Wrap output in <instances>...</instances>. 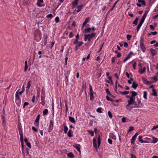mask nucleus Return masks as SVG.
<instances>
[{
  "label": "nucleus",
  "mask_w": 158,
  "mask_h": 158,
  "mask_svg": "<svg viewBox=\"0 0 158 158\" xmlns=\"http://www.w3.org/2000/svg\"><path fill=\"white\" fill-rule=\"evenodd\" d=\"M79 0H75L72 2V9H74L76 8L77 9H75L73 11V13L75 14L76 12H79V6L78 5V2Z\"/></svg>",
  "instance_id": "nucleus-1"
},
{
  "label": "nucleus",
  "mask_w": 158,
  "mask_h": 158,
  "mask_svg": "<svg viewBox=\"0 0 158 158\" xmlns=\"http://www.w3.org/2000/svg\"><path fill=\"white\" fill-rule=\"evenodd\" d=\"M25 91L24 89H23L21 91L19 92V90H18L15 93V99L16 102L17 104L18 103L19 104H20L21 102V100L20 97L19 96V94L20 95L22 93H23Z\"/></svg>",
  "instance_id": "nucleus-2"
},
{
  "label": "nucleus",
  "mask_w": 158,
  "mask_h": 158,
  "mask_svg": "<svg viewBox=\"0 0 158 158\" xmlns=\"http://www.w3.org/2000/svg\"><path fill=\"white\" fill-rule=\"evenodd\" d=\"M127 102L129 105H134L135 106H133V107H139V106H137L136 104L135 103V98H133L132 97H130L129 100L127 101Z\"/></svg>",
  "instance_id": "nucleus-3"
},
{
  "label": "nucleus",
  "mask_w": 158,
  "mask_h": 158,
  "mask_svg": "<svg viewBox=\"0 0 158 158\" xmlns=\"http://www.w3.org/2000/svg\"><path fill=\"white\" fill-rule=\"evenodd\" d=\"M138 135V133H136L135 135L132 137L131 141V143L132 145L135 144V141L136 140V138Z\"/></svg>",
  "instance_id": "nucleus-4"
},
{
  "label": "nucleus",
  "mask_w": 158,
  "mask_h": 158,
  "mask_svg": "<svg viewBox=\"0 0 158 158\" xmlns=\"http://www.w3.org/2000/svg\"><path fill=\"white\" fill-rule=\"evenodd\" d=\"M133 55V52H130L129 54L127 55V56L125 57L124 58V60L123 61V63H125V62L127 61L128 59H129L132 56V55Z\"/></svg>",
  "instance_id": "nucleus-5"
},
{
  "label": "nucleus",
  "mask_w": 158,
  "mask_h": 158,
  "mask_svg": "<svg viewBox=\"0 0 158 158\" xmlns=\"http://www.w3.org/2000/svg\"><path fill=\"white\" fill-rule=\"evenodd\" d=\"M95 35V33H92L90 34H88L85 35L86 37L88 38V40L89 41H90L91 40V39L94 37Z\"/></svg>",
  "instance_id": "nucleus-6"
},
{
  "label": "nucleus",
  "mask_w": 158,
  "mask_h": 158,
  "mask_svg": "<svg viewBox=\"0 0 158 158\" xmlns=\"http://www.w3.org/2000/svg\"><path fill=\"white\" fill-rule=\"evenodd\" d=\"M53 128V122L50 120L49 123V129H48V132H50L52 130Z\"/></svg>",
  "instance_id": "nucleus-7"
},
{
  "label": "nucleus",
  "mask_w": 158,
  "mask_h": 158,
  "mask_svg": "<svg viewBox=\"0 0 158 158\" xmlns=\"http://www.w3.org/2000/svg\"><path fill=\"white\" fill-rule=\"evenodd\" d=\"M97 140L96 139H93V143L94 147L96 149L97 151V149L99 148H98L97 145Z\"/></svg>",
  "instance_id": "nucleus-8"
},
{
  "label": "nucleus",
  "mask_w": 158,
  "mask_h": 158,
  "mask_svg": "<svg viewBox=\"0 0 158 158\" xmlns=\"http://www.w3.org/2000/svg\"><path fill=\"white\" fill-rule=\"evenodd\" d=\"M90 19L89 18H87L84 22L82 24V26L81 29H83L84 27L86 25V24L89 21Z\"/></svg>",
  "instance_id": "nucleus-9"
},
{
  "label": "nucleus",
  "mask_w": 158,
  "mask_h": 158,
  "mask_svg": "<svg viewBox=\"0 0 158 158\" xmlns=\"http://www.w3.org/2000/svg\"><path fill=\"white\" fill-rule=\"evenodd\" d=\"M139 45L141 49L143 52H144L145 51L146 48L144 44H139Z\"/></svg>",
  "instance_id": "nucleus-10"
},
{
  "label": "nucleus",
  "mask_w": 158,
  "mask_h": 158,
  "mask_svg": "<svg viewBox=\"0 0 158 158\" xmlns=\"http://www.w3.org/2000/svg\"><path fill=\"white\" fill-rule=\"evenodd\" d=\"M40 115L39 114L37 116L35 122V123L36 126H38L39 125L38 122L40 119Z\"/></svg>",
  "instance_id": "nucleus-11"
},
{
  "label": "nucleus",
  "mask_w": 158,
  "mask_h": 158,
  "mask_svg": "<svg viewBox=\"0 0 158 158\" xmlns=\"http://www.w3.org/2000/svg\"><path fill=\"white\" fill-rule=\"evenodd\" d=\"M150 52L153 56L156 55L157 54V52H156V51L153 49H151Z\"/></svg>",
  "instance_id": "nucleus-12"
},
{
  "label": "nucleus",
  "mask_w": 158,
  "mask_h": 158,
  "mask_svg": "<svg viewBox=\"0 0 158 158\" xmlns=\"http://www.w3.org/2000/svg\"><path fill=\"white\" fill-rule=\"evenodd\" d=\"M143 80L144 83L147 85H150L151 84V82L147 81V80L144 78H143Z\"/></svg>",
  "instance_id": "nucleus-13"
},
{
  "label": "nucleus",
  "mask_w": 158,
  "mask_h": 158,
  "mask_svg": "<svg viewBox=\"0 0 158 158\" xmlns=\"http://www.w3.org/2000/svg\"><path fill=\"white\" fill-rule=\"evenodd\" d=\"M129 105V104H128L126 106V109L128 110L129 111H131V110H132V108H134L133 107H133H131L130 105Z\"/></svg>",
  "instance_id": "nucleus-14"
},
{
  "label": "nucleus",
  "mask_w": 158,
  "mask_h": 158,
  "mask_svg": "<svg viewBox=\"0 0 158 158\" xmlns=\"http://www.w3.org/2000/svg\"><path fill=\"white\" fill-rule=\"evenodd\" d=\"M146 70V68L145 67H144L142 69H139V72L141 74H143Z\"/></svg>",
  "instance_id": "nucleus-15"
},
{
  "label": "nucleus",
  "mask_w": 158,
  "mask_h": 158,
  "mask_svg": "<svg viewBox=\"0 0 158 158\" xmlns=\"http://www.w3.org/2000/svg\"><path fill=\"white\" fill-rule=\"evenodd\" d=\"M2 119L3 121L2 124V125L3 126V127H5V126L6 125V121L5 118L3 116L2 117Z\"/></svg>",
  "instance_id": "nucleus-16"
},
{
  "label": "nucleus",
  "mask_w": 158,
  "mask_h": 158,
  "mask_svg": "<svg viewBox=\"0 0 158 158\" xmlns=\"http://www.w3.org/2000/svg\"><path fill=\"white\" fill-rule=\"evenodd\" d=\"M131 93L132 94L130 97H132L133 98H135V96L137 95V93L135 91H131Z\"/></svg>",
  "instance_id": "nucleus-17"
},
{
  "label": "nucleus",
  "mask_w": 158,
  "mask_h": 158,
  "mask_svg": "<svg viewBox=\"0 0 158 158\" xmlns=\"http://www.w3.org/2000/svg\"><path fill=\"white\" fill-rule=\"evenodd\" d=\"M152 141L151 142V143H156L158 141V139L157 138H155L154 137H152Z\"/></svg>",
  "instance_id": "nucleus-18"
},
{
  "label": "nucleus",
  "mask_w": 158,
  "mask_h": 158,
  "mask_svg": "<svg viewBox=\"0 0 158 158\" xmlns=\"http://www.w3.org/2000/svg\"><path fill=\"white\" fill-rule=\"evenodd\" d=\"M110 137L113 139H116V137L112 133H110L109 134Z\"/></svg>",
  "instance_id": "nucleus-19"
},
{
  "label": "nucleus",
  "mask_w": 158,
  "mask_h": 158,
  "mask_svg": "<svg viewBox=\"0 0 158 158\" xmlns=\"http://www.w3.org/2000/svg\"><path fill=\"white\" fill-rule=\"evenodd\" d=\"M138 85V84H135V82H133L132 83V84L131 86V87L132 88H133L134 89H136Z\"/></svg>",
  "instance_id": "nucleus-20"
},
{
  "label": "nucleus",
  "mask_w": 158,
  "mask_h": 158,
  "mask_svg": "<svg viewBox=\"0 0 158 158\" xmlns=\"http://www.w3.org/2000/svg\"><path fill=\"white\" fill-rule=\"evenodd\" d=\"M69 121L73 123H75L74 118L72 117L69 116Z\"/></svg>",
  "instance_id": "nucleus-21"
},
{
  "label": "nucleus",
  "mask_w": 158,
  "mask_h": 158,
  "mask_svg": "<svg viewBox=\"0 0 158 158\" xmlns=\"http://www.w3.org/2000/svg\"><path fill=\"white\" fill-rule=\"evenodd\" d=\"M91 30V28H85L84 31V32L85 33H87L89 32Z\"/></svg>",
  "instance_id": "nucleus-22"
},
{
  "label": "nucleus",
  "mask_w": 158,
  "mask_h": 158,
  "mask_svg": "<svg viewBox=\"0 0 158 158\" xmlns=\"http://www.w3.org/2000/svg\"><path fill=\"white\" fill-rule=\"evenodd\" d=\"M138 2L139 3H141L142 5L144 6L146 5L145 2L144 0H138Z\"/></svg>",
  "instance_id": "nucleus-23"
},
{
  "label": "nucleus",
  "mask_w": 158,
  "mask_h": 158,
  "mask_svg": "<svg viewBox=\"0 0 158 158\" xmlns=\"http://www.w3.org/2000/svg\"><path fill=\"white\" fill-rule=\"evenodd\" d=\"M119 0H117L116 1L114 4L113 6L112 7L110 10L109 11H111L113 10L114 7L115 6L116 4L118 2Z\"/></svg>",
  "instance_id": "nucleus-24"
},
{
  "label": "nucleus",
  "mask_w": 158,
  "mask_h": 158,
  "mask_svg": "<svg viewBox=\"0 0 158 158\" xmlns=\"http://www.w3.org/2000/svg\"><path fill=\"white\" fill-rule=\"evenodd\" d=\"M68 156H69L70 158H73L74 157V155L72 152H70L68 154Z\"/></svg>",
  "instance_id": "nucleus-25"
},
{
  "label": "nucleus",
  "mask_w": 158,
  "mask_h": 158,
  "mask_svg": "<svg viewBox=\"0 0 158 158\" xmlns=\"http://www.w3.org/2000/svg\"><path fill=\"white\" fill-rule=\"evenodd\" d=\"M72 131L71 130H69L68 132V136L69 137H71L72 136Z\"/></svg>",
  "instance_id": "nucleus-26"
},
{
  "label": "nucleus",
  "mask_w": 158,
  "mask_h": 158,
  "mask_svg": "<svg viewBox=\"0 0 158 158\" xmlns=\"http://www.w3.org/2000/svg\"><path fill=\"white\" fill-rule=\"evenodd\" d=\"M139 20V18H136L135 19V20L133 22V24H134L135 25H136L137 24V23L138 20Z\"/></svg>",
  "instance_id": "nucleus-27"
},
{
  "label": "nucleus",
  "mask_w": 158,
  "mask_h": 158,
  "mask_svg": "<svg viewBox=\"0 0 158 158\" xmlns=\"http://www.w3.org/2000/svg\"><path fill=\"white\" fill-rule=\"evenodd\" d=\"M48 112V110L47 109H45L43 111V115L44 116L46 115Z\"/></svg>",
  "instance_id": "nucleus-28"
},
{
  "label": "nucleus",
  "mask_w": 158,
  "mask_h": 158,
  "mask_svg": "<svg viewBox=\"0 0 158 158\" xmlns=\"http://www.w3.org/2000/svg\"><path fill=\"white\" fill-rule=\"evenodd\" d=\"M143 97L144 99L146 100L147 99V92L146 91L143 92Z\"/></svg>",
  "instance_id": "nucleus-29"
},
{
  "label": "nucleus",
  "mask_w": 158,
  "mask_h": 158,
  "mask_svg": "<svg viewBox=\"0 0 158 158\" xmlns=\"http://www.w3.org/2000/svg\"><path fill=\"white\" fill-rule=\"evenodd\" d=\"M119 92L121 94H123V95L127 94H129V91H125L124 92L120 91Z\"/></svg>",
  "instance_id": "nucleus-30"
},
{
  "label": "nucleus",
  "mask_w": 158,
  "mask_h": 158,
  "mask_svg": "<svg viewBox=\"0 0 158 158\" xmlns=\"http://www.w3.org/2000/svg\"><path fill=\"white\" fill-rule=\"evenodd\" d=\"M142 136H139L138 140L141 143H143V140L142 139Z\"/></svg>",
  "instance_id": "nucleus-31"
},
{
  "label": "nucleus",
  "mask_w": 158,
  "mask_h": 158,
  "mask_svg": "<svg viewBox=\"0 0 158 158\" xmlns=\"http://www.w3.org/2000/svg\"><path fill=\"white\" fill-rule=\"evenodd\" d=\"M89 94H94V93L93 92V89L92 87V86L91 85H90L89 86Z\"/></svg>",
  "instance_id": "nucleus-32"
},
{
  "label": "nucleus",
  "mask_w": 158,
  "mask_h": 158,
  "mask_svg": "<svg viewBox=\"0 0 158 158\" xmlns=\"http://www.w3.org/2000/svg\"><path fill=\"white\" fill-rule=\"evenodd\" d=\"M143 37H141L139 41V44H143Z\"/></svg>",
  "instance_id": "nucleus-33"
},
{
  "label": "nucleus",
  "mask_w": 158,
  "mask_h": 158,
  "mask_svg": "<svg viewBox=\"0 0 158 158\" xmlns=\"http://www.w3.org/2000/svg\"><path fill=\"white\" fill-rule=\"evenodd\" d=\"M152 91L153 92V93L152 94V95L154 96H156L157 95V94L155 90L154 89H152Z\"/></svg>",
  "instance_id": "nucleus-34"
},
{
  "label": "nucleus",
  "mask_w": 158,
  "mask_h": 158,
  "mask_svg": "<svg viewBox=\"0 0 158 158\" xmlns=\"http://www.w3.org/2000/svg\"><path fill=\"white\" fill-rule=\"evenodd\" d=\"M101 143V141L100 139V136H99V137H98V148L99 147V145Z\"/></svg>",
  "instance_id": "nucleus-35"
},
{
  "label": "nucleus",
  "mask_w": 158,
  "mask_h": 158,
  "mask_svg": "<svg viewBox=\"0 0 158 158\" xmlns=\"http://www.w3.org/2000/svg\"><path fill=\"white\" fill-rule=\"evenodd\" d=\"M73 147L75 148L79 152V147L78 146V144H75L73 145Z\"/></svg>",
  "instance_id": "nucleus-36"
},
{
  "label": "nucleus",
  "mask_w": 158,
  "mask_h": 158,
  "mask_svg": "<svg viewBox=\"0 0 158 158\" xmlns=\"http://www.w3.org/2000/svg\"><path fill=\"white\" fill-rule=\"evenodd\" d=\"M73 147L75 148L79 152V147L78 146V144H75L73 145Z\"/></svg>",
  "instance_id": "nucleus-37"
},
{
  "label": "nucleus",
  "mask_w": 158,
  "mask_h": 158,
  "mask_svg": "<svg viewBox=\"0 0 158 158\" xmlns=\"http://www.w3.org/2000/svg\"><path fill=\"white\" fill-rule=\"evenodd\" d=\"M19 135H23L22 130V129L21 127H19Z\"/></svg>",
  "instance_id": "nucleus-38"
},
{
  "label": "nucleus",
  "mask_w": 158,
  "mask_h": 158,
  "mask_svg": "<svg viewBox=\"0 0 158 158\" xmlns=\"http://www.w3.org/2000/svg\"><path fill=\"white\" fill-rule=\"evenodd\" d=\"M31 81H29L27 83V86L26 87V88L27 89H29L31 86V84H30Z\"/></svg>",
  "instance_id": "nucleus-39"
},
{
  "label": "nucleus",
  "mask_w": 158,
  "mask_h": 158,
  "mask_svg": "<svg viewBox=\"0 0 158 158\" xmlns=\"http://www.w3.org/2000/svg\"><path fill=\"white\" fill-rule=\"evenodd\" d=\"M64 131L65 133H67L68 131V128L66 126H64Z\"/></svg>",
  "instance_id": "nucleus-40"
},
{
  "label": "nucleus",
  "mask_w": 158,
  "mask_h": 158,
  "mask_svg": "<svg viewBox=\"0 0 158 158\" xmlns=\"http://www.w3.org/2000/svg\"><path fill=\"white\" fill-rule=\"evenodd\" d=\"M93 94H90V100H91V101H93L94 99V96H93Z\"/></svg>",
  "instance_id": "nucleus-41"
},
{
  "label": "nucleus",
  "mask_w": 158,
  "mask_h": 158,
  "mask_svg": "<svg viewBox=\"0 0 158 158\" xmlns=\"http://www.w3.org/2000/svg\"><path fill=\"white\" fill-rule=\"evenodd\" d=\"M102 109L101 107L98 108L97 110V111L99 113H102Z\"/></svg>",
  "instance_id": "nucleus-42"
},
{
  "label": "nucleus",
  "mask_w": 158,
  "mask_h": 158,
  "mask_svg": "<svg viewBox=\"0 0 158 158\" xmlns=\"http://www.w3.org/2000/svg\"><path fill=\"white\" fill-rule=\"evenodd\" d=\"M106 98L108 101H110L111 102H114V101L110 99L108 96H106Z\"/></svg>",
  "instance_id": "nucleus-43"
},
{
  "label": "nucleus",
  "mask_w": 158,
  "mask_h": 158,
  "mask_svg": "<svg viewBox=\"0 0 158 158\" xmlns=\"http://www.w3.org/2000/svg\"><path fill=\"white\" fill-rule=\"evenodd\" d=\"M108 114L109 117L110 118H111L112 117V114L111 113L110 111H108Z\"/></svg>",
  "instance_id": "nucleus-44"
},
{
  "label": "nucleus",
  "mask_w": 158,
  "mask_h": 158,
  "mask_svg": "<svg viewBox=\"0 0 158 158\" xmlns=\"http://www.w3.org/2000/svg\"><path fill=\"white\" fill-rule=\"evenodd\" d=\"M79 48V43H78L76 45L75 48H74V50L75 51H77Z\"/></svg>",
  "instance_id": "nucleus-45"
},
{
  "label": "nucleus",
  "mask_w": 158,
  "mask_h": 158,
  "mask_svg": "<svg viewBox=\"0 0 158 158\" xmlns=\"http://www.w3.org/2000/svg\"><path fill=\"white\" fill-rule=\"evenodd\" d=\"M134 130L133 127H129V130L128 131V132L129 133L131 131H132Z\"/></svg>",
  "instance_id": "nucleus-46"
},
{
  "label": "nucleus",
  "mask_w": 158,
  "mask_h": 158,
  "mask_svg": "<svg viewBox=\"0 0 158 158\" xmlns=\"http://www.w3.org/2000/svg\"><path fill=\"white\" fill-rule=\"evenodd\" d=\"M55 20L56 23H58L59 21V18L57 16L55 18Z\"/></svg>",
  "instance_id": "nucleus-47"
},
{
  "label": "nucleus",
  "mask_w": 158,
  "mask_h": 158,
  "mask_svg": "<svg viewBox=\"0 0 158 158\" xmlns=\"http://www.w3.org/2000/svg\"><path fill=\"white\" fill-rule=\"evenodd\" d=\"M44 97H43L42 96L41 97V101L43 102V103H44V104H42V105L43 106L45 104V103L44 102Z\"/></svg>",
  "instance_id": "nucleus-48"
},
{
  "label": "nucleus",
  "mask_w": 158,
  "mask_h": 158,
  "mask_svg": "<svg viewBox=\"0 0 158 158\" xmlns=\"http://www.w3.org/2000/svg\"><path fill=\"white\" fill-rule=\"evenodd\" d=\"M20 139L21 143L23 142V135H20Z\"/></svg>",
  "instance_id": "nucleus-49"
},
{
  "label": "nucleus",
  "mask_w": 158,
  "mask_h": 158,
  "mask_svg": "<svg viewBox=\"0 0 158 158\" xmlns=\"http://www.w3.org/2000/svg\"><path fill=\"white\" fill-rule=\"evenodd\" d=\"M157 34V32L156 31H154L153 32H151L150 33L148 34V35H155Z\"/></svg>",
  "instance_id": "nucleus-50"
},
{
  "label": "nucleus",
  "mask_w": 158,
  "mask_h": 158,
  "mask_svg": "<svg viewBox=\"0 0 158 158\" xmlns=\"http://www.w3.org/2000/svg\"><path fill=\"white\" fill-rule=\"evenodd\" d=\"M144 21V20L141 19V20L140 21L139 24L140 25L142 26V25Z\"/></svg>",
  "instance_id": "nucleus-51"
},
{
  "label": "nucleus",
  "mask_w": 158,
  "mask_h": 158,
  "mask_svg": "<svg viewBox=\"0 0 158 158\" xmlns=\"http://www.w3.org/2000/svg\"><path fill=\"white\" fill-rule=\"evenodd\" d=\"M131 37V36L130 35H127V40H130V39Z\"/></svg>",
  "instance_id": "nucleus-52"
},
{
  "label": "nucleus",
  "mask_w": 158,
  "mask_h": 158,
  "mask_svg": "<svg viewBox=\"0 0 158 158\" xmlns=\"http://www.w3.org/2000/svg\"><path fill=\"white\" fill-rule=\"evenodd\" d=\"M27 146L30 149L31 148V146L30 143L28 142L26 143Z\"/></svg>",
  "instance_id": "nucleus-53"
},
{
  "label": "nucleus",
  "mask_w": 158,
  "mask_h": 158,
  "mask_svg": "<svg viewBox=\"0 0 158 158\" xmlns=\"http://www.w3.org/2000/svg\"><path fill=\"white\" fill-rule=\"evenodd\" d=\"M158 128V125H156V126H154L153 128L151 129L152 131Z\"/></svg>",
  "instance_id": "nucleus-54"
},
{
  "label": "nucleus",
  "mask_w": 158,
  "mask_h": 158,
  "mask_svg": "<svg viewBox=\"0 0 158 158\" xmlns=\"http://www.w3.org/2000/svg\"><path fill=\"white\" fill-rule=\"evenodd\" d=\"M29 104V103L28 102H25L23 104V108H25V106L28 105Z\"/></svg>",
  "instance_id": "nucleus-55"
},
{
  "label": "nucleus",
  "mask_w": 158,
  "mask_h": 158,
  "mask_svg": "<svg viewBox=\"0 0 158 158\" xmlns=\"http://www.w3.org/2000/svg\"><path fill=\"white\" fill-rule=\"evenodd\" d=\"M52 16H53L52 15V14H50L48 15L47 16V18H52Z\"/></svg>",
  "instance_id": "nucleus-56"
},
{
  "label": "nucleus",
  "mask_w": 158,
  "mask_h": 158,
  "mask_svg": "<svg viewBox=\"0 0 158 158\" xmlns=\"http://www.w3.org/2000/svg\"><path fill=\"white\" fill-rule=\"evenodd\" d=\"M35 95H34L33 96L32 98V102L33 103H34L35 101Z\"/></svg>",
  "instance_id": "nucleus-57"
},
{
  "label": "nucleus",
  "mask_w": 158,
  "mask_h": 158,
  "mask_svg": "<svg viewBox=\"0 0 158 158\" xmlns=\"http://www.w3.org/2000/svg\"><path fill=\"white\" fill-rule=\"evenodd\" d=\"M106 93L109 95H111V93L110 92V91L109 89H107L106 90Z\"/></svg>",
  "instance_id": "nucleus-58"
},
{
  "label": "nucleus",
  "mask_w": 158,
  "mask_h": 158,
  "mask_svg": "<svg viewBox=\"0 0 158 158\" xmlns=\"http://www.w3.org/2000/svg\"><path fill=\"white\" fill-rule=\"evenodd\" d=\"M116 59V57H112L111 58V62L112 63H113L114 62L115 60Z\"/></svg>",
  "instance_id": "nucleus-59"
},
{
  "label": "nucleus",
  "mask_w": 158,
  "mask_h": 158,
  "mask_svg": "<svg viewBox=\"0 0 158 158\" xmlns=\"http://www.w3.org/2000/svg\"><path fill=\"white\" fill-rule=\"evenodd\" d=\"M108 142L110 144H112V140L110 139H108Z\"/></svg>",
  "instance_id": "nucleus-60"
},
{
  "label": "nucleus",
  "mask_w": 158,
  "mask_h": 158,
  "mask_svg": "<svg viewBox=\"0 0 158 158\" xmlns=\"http://www.w3.org/2000/svg\"><path fill=\"white\" fill-rule=\"evenodd\" d=\"M90 135H91L92 136H93L94 135V132L93 131H88Z\"/></svg>",
  "instance_id": "nucleus-61"
},
{
  "label": "nucleus",
  "mask_w": 158,
  "mask_h": 158,
  "mask_svg": "<svg viewBox=\"0 0 158 158\" xmlns=\"http://www.w3.org/2000/svg\"><path fill=\"white\" fill-rule=\"evenodd\" d=\"M141 26V25H140L138 24V26L137 27V32H138L139 31V29H140Z\"/></svg>",
  "instance_id": "nucleus-62"
},
{
  "label": "nucleus",
  "mask_w": 158,
  "mask_h": 158,
  "mask_svg": "<svg viewBox=\"0 0 158 158\" xmlns=\"http://www.w3.org/2000/svg\"><path fill=\"white\" fill-rule=\"evenodd\" d=\"M32 129L35 132H37L38 131L34 127H32Z\"/></svg>",
  "instance_id": "nucleus-63"
},
{
  "label": "nucleus",
  "mask_w": 158,
  "mask_h": 158,
  "mask_svg": "<svg viewBox=\"0 0 158 158\" xmlns=\"http://www.w3.org/2000/svg\"><path fill=\"white\" fill-rule=\"evenodd\" d=\"M124 46L125 47L127 48L128 46V43L126 42H125L124 43Z\"/></svg>",
  "instance_id": "nucleus-64"
}]
</instances>
